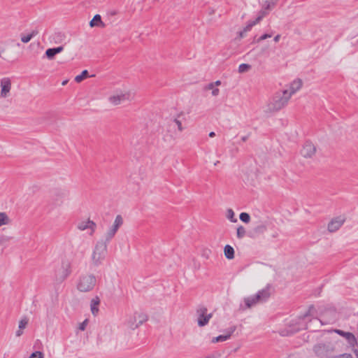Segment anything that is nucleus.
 I'll return each instance as SVG.
<instances>
[{
    "label": "nucleus",
    "instance_id": "nucleus-1",
    "mask_svg": "<svg viewBox=\"0 0 358 358\" xmlns=\"http://www.w3.org/2000/svg\"><path fill=\"white\" fill-rule=\"evenodd\" d=\"M320 341L313 347V352L317 358H329L336 352V341L329 333H322Z\"/></svg>",
    "mask_w": 358,
    "mask_h": 358
},
{
    "label": "nucleus",
    "instance_id": "nucleus-2",
    "mask_svg": "<svg viewBox=\"0 0 358 358\" xmlns=\"http://www.w3.org/2000/svg\"><path fill=\"white\" fill-rule=\"evenodd\" d=\"M291 99L282 90L276 91L268 100L266 112L275 113L285 108Z\"/></svg>",
    "mask_w": 358,
    "mask_h": 358
},
{
    "label": "nucleus",
    "instance_id": "nucleus-3",
    "mask_svg": "<svg viewBox=\"0 0 358 358\" xmlns=\"http://www.w3.org/2000/svg\"><path fill=\"white\" fill-rule=\"evenodd\" d=\"M107 255V245L103 241H97L91 254V264L94 266L101 265Z\"/></svg>",
    "mask_w": 358,
    "mask_h": 358
},
{
    "label": "nucleus",
    "instance_id": "nucleus-4",
    "mask_svg": "<svg viewBox=\"0 0 358 358\" xmlns=\"http://www.w3.org/2000/svg\"><path fill=\"white\" fill-rule=\"evenodd\" d=\"M270 295L269 287H266L259 291L255 295L245 298L244 303L245 307L242 308V309L250 308L259 303L264 302L270 297Z\"/></svg>",
    "mask_w": 358,
    "mask_h": 358
},
{
    "label": "nucleus",
    "instance_id": "nucleus-5",
    "mask_svg": "<svg viewBox=\"0 0 358 358\" xmlns=\"http://www.w3.org/2000/svg\"><path fill=\"white\" fill-rule=\"evenodd\" d=\"M97 280L94 275L86 273L81 275L77 283V289L82 292L92 291L96 285Z\"/></svg>",
    "mask_w": 358,
    "mask_h": 358
},
{
    "label": "nucleus",
    "instance_id": "nucleus-6",
    "mask_svg": "<svg viewBox=\"0 0 358 358\" xmlns=\"http://www.w3.org/2000/svg\"><path fill=\"white\" fill-rule=\"evenodd\" d=\"M148 320L146 314L142 312H135L126 321V325L131 329H135Z\"/></svg>",
    "mask_w": 358,
    "mask_h": 358
},
{
    "label": "nucleus",
    "instance_id": "nucleus-7",
    "mask_svg": "<svg viewBox=\"0 0 358 358\" xmlns=\"http://www.w3.org/2000/svg\"><path fill=\"white\" fill-rule=\"evenodd\" d=\"M123 224V218L122 215H118L115 217L113 225L107 230L104 234V242L110 241L115 236L120 227Z\"/></svg>",
    "mask_w": 358,
    "mask_h": 358
},
{
    "label": "nucleus",
    "instance_id": "nucleus-8",
    "mask_svg": "<svg viewBox=\"0 0 358 358\" xmlns=\"http://www.w3.org/2000/svg\"><path fill=\"white\" fill-rule=\"evenodd\" d=\"M131 98V94L127 91H118L109 96L108 100L114 106L120 104L122 102L128 101Z\"/></svg>",
    "mask_w": 358,
    "mask_h": 358
},
{
    "label": "nucleus",
    "instance_id": "nucleus-9",
    "mask_svg": "<svg viewBox=\"0 0 358 358\" xmlns=\"http://www.w3.org/2000/svg\"><path fill=\"white\" fill-rule=\"evenodd\" d=\"M0 97L6 99L10 94L12 89V80L8 77H4L0 80Z\"/></svg>",
    "mask_w": 358,
    "mask_h": 358
},
{
    "label": "nucleus",
    "instance_id": "nucleus-10",
    "mask_svg": "<svg viewBox=\"0 0 358 358\" xmlns=\"http://www.w3.org/2000/svg\"><path fill=\"white\" fill-rule=\"evenodd\" d=\"M277 0H264L261 10L257 13L258 16H261L263 19L276 5Z\"/></svg>",
    "mask_w": 358,
    "mask_h": 358
},
{
    "label": "nucleus",
    "instance_id": "nucleus-11",
    "mask_svg": "<svg viewBox=\"0 0 358 358\" xmlns=\"http://www.w3.org/2000/svg\"><path fill=\"white\" fill-rule=\"evenodd\" d=\"M302 85L303 83L301 80L295 79L287 86L286 89H284L282 90L291 99L292 96L302 87Z\"/></svg>",
    "mask_w": 358,
    "mask_h": 358
},
{
    "label": "nucleus",
    "instance_id": "nucleus-12",
    "mask_svg": "<svg viewBox=\"0 0 358 358\" xmlns=\"http://www.w3.org/2000/svg\"><path fill=\"white\" fill-rule=\"evenodd\" d=\"M206 308H201L197 310L198 318L197 322L199 327H203L206 325L210 319L212 317V313L208 314Z\"/></svg>",
    "mask_w": 358,
    "mask_h": 358
},
{
    "label": "nucleus",
    "instance_id": "nucleus-13",
    "mask_svg": "<svg viewBox=\"0 0 358 358\" xmlns=\"http://www.w3.org/2000/svg\"><path fill=\"white\" fill-rule=\"evenodd\" d=\"M71 273V264L68 261H64L62 262L61 268L57 271V277L59 280H64Z\"/></svg>",
    "mask_w": 358,
    "mask_h": 358
},
{
    "label": "nucleus",
    "instance_id": "nucleus-14",
    "mask_svg": "<svg viewBox=\"0 0 358 358\" xmlns=\"http://www.w3.org/2000/svg\"><path fill=\"white\" fill-rule=\"evenodd\" d=\"M315 145L310 141H306L301 150V153L304 157H311L315 154Z\"/></svg>",
    "mask_w": 358,
    "mask_h": 358
},
{
    "label": "nucleus",
    "instance_id": "nucleus-15",
    "mask_svg": "<svg viewBox=\"0 0 358 358\" xmlns=\"http://www.w3.org/2000/svg\"><path fill=\"white\" fill-rule=\"evenodd\" d=\"M77 227L80 231H84L87 229H90L91 230L90 234L93 235L94 232L95 231L96 224L90 220H87L79 222L78 223Z\"/></svg>",
    "mask_w": 358,
    "mask_h": 358
},
{
    "label": "nucleus",
    "instance_id": "nucleus-16",
    "mask_svg": "<svg viewBox=\"0 0 358 358\" xmlns=\"http://www.w3.org/2000/svg\"><path fill=\"white\" fill-rule=\"evenodd\" d=\"M345 218L343 217H337L332 219L328 224V230L330 232H335L343 224Z\"/></svg>",
    "mask_w": 358,
    "mask_h": 358
},
{
    "label": "nucleus",
    "instance_id": "nucleus-17",
    "mask_svg": "<svg viewBox=\"0 0 358 358\" xmlns=\"http://www.w3.org/2000/svg\"><path fill=\"white\" fill-rule=\"evenodd\" d=\"M236 327L235 326H233V327H231L228 331H227V334H225V335H220V336H216V337H213L211 340V343H219V342H224V341H227L228 339L230 338L231 334L235 331L236 330Z\"/></svg>",
    "mask_w": 358,
    "mask_h": 358
},
{
    "label": "nucleus",
    "instance_id": "nucleus-18",
    "mask_svg": "<svg viewBox=\"0 0 358 358\" xmlns=\"http://www.w3.org/2000/svg\"><path fill=\"white\" fill-rule=\"evenodd\" d=\"M262 19L261 18V16H258L257 15L256 17L254 20H250L247 22L245 27L243 29L246 33L248 31H250L252 29V28L256 24H259L262 21Z\"/></svg>",
    "mask_w": 358,
    "mask_h": 358
},
{
    "label": "nucleus",
    "instance_id": "nucleus-19",
    "mask_svg": "<svg viewBox=\"0 0 358 358\" xmlns=\"http://www.w3.org/2000/svg\"><path fill=\"white\" fill-rule=\"evenodd\" d=\"M63 50V46H59L55 48H49L45 51V55L49 59H52L55 55L62 52Z\"/></svg>",
    "mask_w": 358,
    "mask_h": 358
},
{
    "label": "nucleus",
    "instance_id": "nucleus-20",
    "mask_svg": "<svg viewBox=\"0 0 358 358\" xmlns=\"http://www.w3.org/2000/svg\"><path fill=\"white\" fill-rule=\"evenodd\" d=\"M100 304V299L98 296H95L91 300L90 308L93 315L96 316L99 313V306Z\"/></svg>",
    "mask_w": 358,
    "mask_h": 358
},
{
    "label": "nucleus",
    "instance_id": "nucleus-21",
    "mask_svg": "<svg viewBox=\"0 0 358 358\" xmlns=\"http://www.w3.org/2000/svg\"><path fill=\"white\" fill-rule=\"evenodd\" d=\"M343 338H345V340L351 347H355V345H357V341L353 334L350 332H346Z\"/></svg>",
    "mask_w": 358,
    "mask_h": 358
},
{
    "label": "nucleus",
    "instance_id": "nucleus-22",
    "mask_svg": "<svg viewBox=\"0 0 358 358\" xmlns=\"http://www.w3.org/2000/svg\"><path fill=\"white\" fill-rule=\"evenodd\" d=\"M224 253L226 258L228 259H233L234 258V250L229 245H227L224 246Z\"/></svg>",
    "mask_w": 358,
    "mask_h": 358
},
{
    "label": "nucleus",
    "instance_id": "nucleus-23",
    "mask_svg": "<svg viewBox=\"0 0 358 358\" xmlns=\"http://www.w3.org/2000/svg\"><path fill=\"white\" fill-rule=\"evenodd\" d=\"M38 32L37 30H33L30 34H29L27 35H22L21 36L22 42L24 43H27L29 42L33 37L36 36L38 34Z\"/></svg>",
    "mask_w": 358,
    "mask_h": 358
},
{
    "label": "nucleus",
    "instance_id": "nucleus-24",
    "mask_svg": "<svg viewBox=\"0 0 358 358\" xmlns=\"http://www.w3.org/2000/svg\"><path fill=\"white\" fill-rule=\"evenodd\" d=\"M10 223V220L6 213H0V227L3 225H8Z\"/></svg>",
    "mask_w": 358,
    "mask_h": 358
},
{
    "label": "nucleus",
    "instance_id": "nucleus-25",
    "mask_svg": "<svg viewBox=\"0 0 358 358\" xmlns=\"http://www.w3.org/2000/svg\"><path fill=\"white\" fill-rule=\"evenodd\" d=\"M204 90H211V94L213 96H217L220 94V90L211 83H209L207 85H206Z\"/></svg>",
    "mask_w": 358,
    "mask_h": 358
},
{
    "label": "nucleus",
    "instance_id": "nucleus-26",
    "mask_svg": "<svg viewBox=\"0 0 358 358\" xmlns=\"http://www.w3.org/2000/svg\"><path fill=\"white\" fill-rule=\"evenodd\" d=\"M102 24L101 18L99 15H96L93 19L90 21V25L93 27L95 26H99Z\"/></svg>",
    "mask_w": 358,
    "mask_h": 358
},
{
    "label": "nucleus",
    "instance_id": "nucleus-27",
    "mask_svg": "<svg viewBox=\"0 0 358 358\" xmlns=\"http://www.w3.org/2000/svg\"><path fill=\"white\" fill-rule=\"evenodd\" d=\"M226 217L232 222H236L237 219L235 217L234 212L232 209L229 208L227 210Z\"/></svg>",
    "mask_w": 358,
    "mask_h": 358
},
{
    "label": "nucleus",
    "instance_id": "nucleus-28",
    "mask_svg": "<svg viewBox=\"0 0 358 358\" xmlns=\"http://www.w3.org/2000/svg\"><path fill=\"white\" fill-rule=\"evenodd\" d=\"M88 75V71L87 70H84L81 74L80 75H78L76 76L75 78V81L76 83H80L81 81H83L85 78H87Z\"/></svg>",
    "mask_w": 358,
    "mask_h": 358
},
{
    "label": "nucleus",
    "instance_id": "nucleus-29",
    "mask_svg": "<svg viewBox=\"0 0 358 358\" xmlns=\"http://www.w3.org/2000/svg\"><path fill=\"white\" fill-rule=\"evenodd\" d=\"M251 69V66L248 64H242L238 66V72L242 73L248 72Z\"/></svg>",
    "mask_w": 358,
    "mask_h": 358
},
{
    "label": "nucleus",
    "instance_id": "nucleus-30",
    "mask_svg": "<svg viewBox=\"0 0 358 358\" xmlns=\"http://www.w3.org/2000/svg\"><path fill=\"white\" fill-rule=\"evenodd\" d=\"M245 229L243 226H240L237 228V237L238 238H243L245 236Z\"/></svg>",
    "mask_w": 358,
    "mask_h": 358
},
{
    "label": "nucleus",
    "instance_id": "nucleus-31",
    "mask_svg": "<svg viewBox=\"0 0 358 358\" xmlns=\"http://www.w3.org/2000/svg\"><path fill=\"white\" fill-rule=\"evenodd\" d=\"M240 220L245 223H248L250 221V216L247 213H241L240 214Z\"/></svg>",
    "mask_w": 358,
    "mask_h": 358
},
{
    "label": "nucleus",
    "instance_id": "nucleus-32",
    "mask_svg": "<svg viewBox=\"0 0 358 358\" xmlns=\"http://www.w3.org/2000/svg\"><path fill=\"white\" fill-rule=\"evenodd\" d=\"M313 310H314V308L313 307H310L309 310H308V312L307 314H306L302 320L304 322H306L308 320H309V317L310 315H312L313 314Z\"/></svg>",
    "mask_w": 358,
    "mask_h": 358
},
{
    "label": "nucleus",
    "instance_id": "nucleus-33",
    "mask_svg": "<svg viewBox=\"0 0 358 358\" xmlns=\"http://www.w3.org/2000/svg\"><path fill=\"white\" fill-rule=\"evenodd\" d=\"M28 324V319L27 317L22 318L19 322L18 328L20 329H24Z\"/></svg>",
    "mask_w": 358,
    "mask_h": 358
},
{
    "label": "nucleus",
    "instance_id": "nucleus-34",
    "mask_svg": "<svg viewBox=\"0 0 358 358\" xmlns=\"http://www.w3.org/2000/svg\"><path fill=\"white\" fill-rule=\"evenodd\" d=\"M272 34H264L262 35L259 38L255 40L256 43H260L261 41L266 40L268 38H271L272 36Z\"/></svg>",
    "mask_w": 358,
    "mask_h": 358
},
{
    "label": "nucleus",
    "instance_id": "nucleus-35",
    "mask_svg": "<svg viewBox=\"0 0 358 358\" xmlns=\"http://www.w3.org/2000/svg\"><path fill=\"white\" fill-rule=\"evenodd\" d=\"M174 123L176 124L178 129L179 131H182L184 130V127L182 125V122L178 119H175L173 120Z\"/></svg>",
    "mask_w": 358,
    "mask_h": 358
},
{
    "label": "nucleus",
    "instance_id": "nucleus-36",
    "mask_svg": "<svg viewBox=\"0 0 358 358\" xmlns=\"http://www.w3.org/2000/svg\"><path fill=\"white\" fill-rule=\"evenodd\" d=\"M29 358H43V355L41 352L36 351L34 353H32Z\"/></svg>",
    "mask_w": 358,
    "mask_h": 358
},
{
    "label": "nucleus",
    "instance_id": "nucleus-37",
    "mask_svg": "<svg viewBox=\"0 0 358 358\" xmlns=\"http://www.w3.org/2000/svg\"><path fill=\"white\" fill-rule=\"evenodd\" d=\"M329 358H352V357L350 354L345 353L334 357H330Z\"/></svg>",
    "mask_w": 358,
    "mask_h": 358
},
{
    "label": "nucleus",
    "instance_id": "nucleus-38",
    "mask_svg": "<svg viewBox=\"0 0 358 358\" xmlns=\"http://www.w3.org/2000/svg\"><path fill=\"white\" fill-rule=\"evenodd\" d=\"M88 324V320H85L82 323L80 324L79 329L81 331H84Z\"/></svg>",
    "mask_w": 358,
    "mask_h": 358
},
{
    "label": "nucleus",
    "instance_id": "nucleus-39",
    "mask_svg": "<svg viewBox=\"0 0 358 358\" xmlns=\"http://www.w3.org/2000/svg\"><path fill=\"white\" fill-rule=\"evenodd\" d=\"M210 253H211L210 250H209V249H204L203 250V252H202V256L205 257L206 258L208 259L209 257V255H210Z\"/></svg>",
    "mask_w": 358,
    "mask_h": 358
},
{
    "label": "nucleus",
    "instance_id": "nucleus-40",
    "mask_svg": "<svg viewBox=\"0 0 358 358\" xmlns=\"http://www.w3.org/2000/svg\"><path fill=\"white\" fill-rule=\"evenodd\" d=\"M265 231H266V226L264 224L259 225V226L257 227V228H256V231H258V232L262 233Z\"/></svg>",
    "mask_w": 358,
    "mask_h": 358
},
{
    "label": "nucleus",
    "instance_id": "nucleus-41",
    "mask_svg": "<svg viewBox=\"0 0 358 358\" xmlns=\"http://www.w3.org/2000/svg\"><path fill=\"white\" fill-rule=\"evenodd\" d=\"M334 331L336 332V334H338V335L341 336L342 337H343L345 336V334H346V331H342L340 329H335V330H334Z\"/></svg>",
    "mask_w": 358,
    "mask_h": 358
},
{
    "label": "nucleus",
    "instance_id": "nucleus-42",
    "mask_svg": "<svg viewBox=\"0 0 358 358\" xmlns=\"http://www.w3.org/2000/svg\"><path fill=\"white\" fill-rule=\"evenodd\" d=\"M211 84H213L214 86H215L216 87H217L218 86H220L221 85V81L220 80H217L215 82H213V83H210Z\"/></svg>",
    "mask_w": 358,
    "mask_h": 358
},
{
    "label": "nucleus",
    "instance_id": "nucleus-43",
    "mask_svg": "<svg viewBox=\"0 0 358 358\" xmlns=\"http://www.w3.org/2000/svg\"><path fill=\"white\" fill-rule=\"evenodd\" d=\"M280 34H277V35L274 37L273 40H274V41H275V43H278V42L280 41Z\"/></svg>",
    "mask_w": 358,
    "mask_h": 358
},
{
    "label": "nucleus",
    "instance_id": "nucleus-44",
    "mask_svg": "<svg viewBox=\"0 0 358 358\" xmlns=\"http://www.w3.org/2000/svg\"><path fill=\"white\" fill-rule=\"evenodd\" d=\"M22 330H23V329H19L16 331V336H20L22 334V333H23Z\"/></svg>",
    "mask_w": 358,
    "mask_h": 358
},
{
    "label": "nucleus",
    "instance_id": "nucleus-45",
    "mask_svg": "<svg viewBox=\"0 0 358 358\" xmlns=\"http://www.w3.org/2000/svg\"><path fill=\"white\" fill-rule=\"evenodd\" d=\"M245 34H246V32L244 31V30L243 29L241 31L239 32L238 34H239L240 38H243L245 36Z\"/></svg>",
    "mask_w": 358,
    "mask_h": 358
},
{
    "label": "nucleus",
    "instance_id": "nucleus-46",
    "mask_svg": "<svg viewBox=\"0 0 358 358\" xmlns=\"http://www.w3.org/2000/svg\"><path fill=\"white\" fill-rule=\"evenodd\" d=\"M63 196H64V195H63V194H62L60 195L59 198V199H56V201H57V202L62 203V198H63Z\"/></svg>",
    "mask_w": 358,
    "mask_h": 358
},
{
    "label": "nucleus",
    "instance_id": "nucleus-47",
    "mask_svg": "<svg viewBox=\"0 0 358 358\" xmlns=\"http://www.w3.org/2000/svg\"><path fill=\"white\" fill-rule=\"evenodd\" d=\"M209 136H210V138H213V137H215V133L214 131H211V132H210V133H209Z\"/></svg>",
    "mask_w": 358,
    "mask_h": 358
},
{
    "label": "nucleus",
    "instance_id": "nucleus-48",
    "mask_svg": "<svg viewBox=\"0 0 358 358\" xmlns=\"http://www.w3.org/2000/svg\"><path fill=\"white\" fill-rule=\"evenodd\" d=\"M303 328H306V329H311V324H306V325H303Z\"/></svg>",
    "mask_w": 358,
    "mask_h": 358
},
{
    "label": "nucleus",
    "instance_id": "nucleus-49",
    "mask_svg": "<svg viewBox=\"0 0 358 358\" xmlns=\"http://www.w3.org/2000/svg\"><path fill=\"white\" fill-rule=\"evenodd\" d=\"M310 322H321L317 318H314L313 320H310Z\"/></svg>",
    "mask_w": 358,
    "mask_h": 358
},
{
    "label": "nucleus",
    "instance_id": "nucleus-50",
    "mask_svg": "<svg viewBox=\"0 0 358 358\" xmlns=\"http://www.w3.org/2000/svg\"><path fill=\"white\" fill-rule=\"evenodd\" d=\"M203 358H215L213 355H208L204 357Z\"/></svg>",
    "mask_w": 358,
    "mask_h": 358
},
{
    "label": "nucleus",
    "instance_id": "nucleus-51",
    "mask_svg": "<svg viewBox=\"0 0 358 358\" xmlns=\"http://www.w3.org/2000/svg\"><path fill=\"white\" fill-rule=\"evenodd\" d=\"M68 80H64L62 82V85H65L67 83Z\"/></svg>",
    "mask_w": 358,
    "mask_h": 358
}]
</instances>
